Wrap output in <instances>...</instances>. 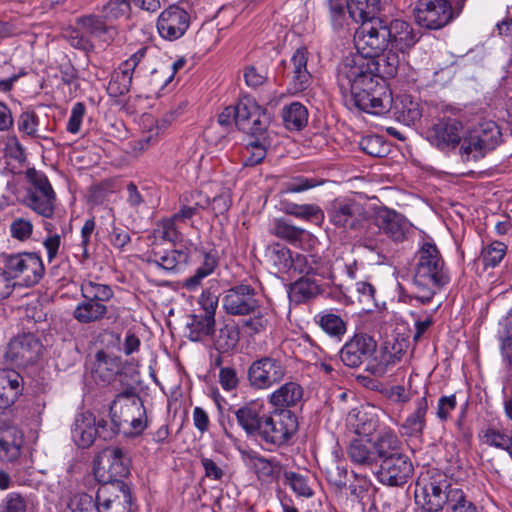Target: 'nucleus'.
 Listing matches in <instances>:
<instances>
[{
	"label": "nucleus",
	"instance_id": "obj_1",
	"mask_svg": "<svg viewBox=\"0 0 512 512\" xmlns=\"http://www.w3.org/2000/svg\"><path fill=\"white\" fill-rule=\"evenodd\" d=\"M416 259L414 284L417 292L413 299L427 304L441 288L449 283L450 277L435 244L423 243L416 254Z\"/></svg>",
	"mask_w": 512,
	"mask_h": 512
},
{
	"label": "nucleus",
	"instance_id": "obj_2",
	"mask_svg": "<svg viewBox=\"0 0 512 512\" xmlns=\"http://www.w3.org/2000/svg\"><path fill=\"white\" fill-rule=\"evenodd\" d=\"M415 501L426 512H478L476 505L446 477L434 479L415 490Z\"/></svg>",
	"mask_w": 512,
	"mask_h": 512
},
{
	"label": "nucleus",
	"instance_id": "obj_3",
	"mask_svg": "<svg viewBox=\"0 0 512 512\" xmlns=\"http://www.w3.org/2000/svg\"><path fill=\"white\" fill-rule=\"evenodd\" d=\"M113 437L121 430L125 434H139L146 427V411L141 399L133 394H119L110 406Z\"/></svg>",
	"mask_w": 512,
	"mask_h": 512
},
{
	"label": "nucleus",
	"instance_id": "obj_4",
	"mask_svg": "<svg viewBox=\"0 0 512 512\" xmlns=\"http://www.w3.org/2000/svg\"><path fill=\"white\" fill-rule=\"evenodd\" d=\"M466 0H418L413 7L416 22L429 29H439L458 17Z\"/></svg>",
	"mask_w": 512,
	"mask_h": 512
},
{
	"label": "nucleus",
	"instance_id": "obj_5",
	"mask_svg": "<svg viewBox=\"0 0 512 512\" xmlns=\"http://www.w3.org/2000/svg\"><path fill=\"white\" fill-rule=\"evenodd\" d=\"M501 141V130L494 121L480 122L462 139L461 156L465 161H477L493 151Z\"/></svg>",
	"mask_w": 512,
	"mask_h": 512
},
{
	"label": "nucleus",
	"instance_id": "obj_6",
	"mask_svg": "<svg viewBox=\"0 0 512 512\" xmlns=\"http://www.w3.org/2000/svg\"><path fill=\"white\" fill-rule=\"evenodd\" d=\"M373 65L369 58L358 54H351L342 60L338 66L337 82L345 97L359 87L371 88L374 85Z\"/></svg>",
	"mask_w": 512,
	"mask_h": 512
},
{
	"label": "nucleus",
	"instance_id": "obj_7",
	"mask_svg": "<svg viewBox=\"0 0 512 512\" xmlns=\"http://www.w3.org/2000/svg\"><path fill=\"white\" fill-rule=\"evenodd\" d=\"M297 430L296 415L288 409H280L265 416L256 437L266 445L280 447L288 443Z\"/></svg>",
	"mask_w": 512,
	"mask_h": 512
},
{
	"label": "nucleus",
	"instance_id": "obj_8",
	"mask_svg": "<svg viewBox=\"0 0 512 512\" xmlns=\"http://www.w3.org/2000/svg\"><path fill=\"white\" fill-rule=\"evenodd\" d=\"M93 472L101 485L121 481L130 473V459L122 448H105L96 456Z\"/></svg>",
	"mask_w": 512,
	"mask_h": 512
},
{
	"label": "nucleus",
	"instance_id": "obj_9",
	"mask_svg": "<svg viewBox=\"0 0 512 512\" xmlns=\"http://www.w3.org/2000/svg\"><path fill=\"white\" fill-rule=\"evenodd\" d=\"M358 55L365 58L377 57L386 51L389 45L387 24L381 19H372L361 24L354 36Z\"/></svg>",
	"mask_w": 512,
	"mask_h": 512
},
{
	"label": "nucleus",
	"instance_id": "obj_10",
	"mask_svg": "<svg viewBox=\"0 0 512 512\" xmlns=\"http://www.w3.org/2000/svg\"><path fill=\"white\" fill-rule=\"evenodd\" d=\"M349 101L359 110L373 115H382L388 112L393 104L391 92L374 80L371 88L359 87L347 94Z\"/></svg>",
	"mask_w": 512,
	"mask_h": 512
},
{
	"label": "nucleus",
	"instance_id": "obj_11",
	"mask_svg": "<svg viewBox=\"0 0 512 512\" xmlns=\"http://www.w3.org/2000/svg\"><path fill=\"white\" fill-rule=\"evenodd\" d=\"M327 213L333 225L345 230L360 229L368 218V213L363 204L348 197L334 199Z\"/></svg>",
	"mask_w": 512,
	"mask_h": 512
},
{
	"label": "nucleus",
	"instance_id": "obj_12",
	"mask_svg": "<svg viewBox=\"0 0 512 512\" xmlns=\"http://www.w3.org/2000/svg\"><path fill=\"white\" fill-rule=\"evenodd\" d=\"M286 375V366L281 359L265 356L251 363L248 381L255 389H269L280 383Z\"/></svg>",
	"mask_w": 512,
	"mask_h": 512
},
{
	"label": "nucleus",
	"instance_id": "obj_13",
	"mask_svg": "<svg viewBox=\"0 0 512 512\" xmlns=\"http://www.w3.org/2000/svg\"><path fill=\"white\" fill-rule=\"evenodd\" d=\"M94 501L97 512H132V495L122 481L100 485Z\"/></svg>",
	"mask_w": 512,
	"mask_h": 512
},
{
	"label": "nucleus",
	"instance_id": "obj_14",
	"mask_svg": "<svg viewBox=\"0 0 512 512\" xmlns=\"http://www.w3.org/2000/svg\"><path fill=\"white\" fill-rule=\"evenodd\" d=\"M5 271L12 278H19L26 286L37 284L44 274L41 258L35 253H19L6 257Z\"/></svg>",
	"mask_w": 512,
	"mask_h": 512
},
{
	"label": "nucleus",
	"instance_id": "obj_15",
	"mask_svg": "<svg viewBox=\"0 0 512 512\" xmlns=\"http://www.w3.org/2000/svg\"><path fill=\"white\" fill-rule=\"evenodd\" d=\"M97 436L104 440L113 437V431L109 430L108 422L104 419L96 420L90 412L78 415L72 429L75 444L78 447L87 448L93 444Z\"/></svg>",
	"mask_w": 512,
	"mask_h": 512
},
{
	"label": "nucleus",
	"instance_id": "obj_16",
	"mask_svg": "<svg viewBox=\"0 0 512 512\" xmlns=\"http://www.w3.org/2000/svg\"><path fill=\"white\" fill-rule=\"evenodd\" d=\"M236 126L253 135L262 134L270 123V115L252 98H244L235 106Z\"/></svg>",
	"mask_w": 512,
	"mask_h": 512
},
{
	"label": "nucleus",
	"instance_id": "obj_17",
	"mask_svg": "<svg viewBox=\"0 0 512 512\" xmlns=\"http://www.w3.org/2000/svg\"><path fill=\"white\" fill-rule=\"evenodd\" d=\"M222 305L227 314L244 316L255 313L260 307V301L251 285L239 284L225 291Z\"/></svg>",
	"mask_w": 512,
	"mask_h": 512
},
{
	"label": "nucleus",
	"instance_id": "obj_18",
	"mask_svg": "<svg viewBox=\"0 0 512 512\" xmlns=\"http://www.w3.org/2000/svg\"><path fill=\"white\" fill-rule=\"evenodd\" d=\"M147 52V47H141L114 71L107 86V92L111 97H119L129 92L133 73L141 69Z\"/></svg>",
	"mask_w": 512,
	"mask_h": 512
},
{
	"label": "nucleus",
	"instance_id": "obj_19",
	"mask_svg": "<svg viewBox=\"0 0 512 512\" xmlns=\"http://www.w3.org/2000/svg\"><path fill=\"white\" fill-rule=\"evenodd\" d=\"M190 23V14L179 5L172 4L160 13L156 27L163 39L174 41L186 33Z\"/></svg>",
	"mask_w": 512,
	"mask_h": 512
},
{
	"label": "nucleus",
	"instance_id": "obj_20",
	"mask_svg": "<svg viewBox=\"0 0 512 512\" xmlns=\"http://www.w3.org/2000/svg\"><path fill=\"white\" fill-rule=\"evenodd\" d=\"M412 474V462L404 453L381 460L376 472V476L382 484L392 487L405 484Z\"/></svg>",
	"mask_w": 512,
	"mask_h": 512
},
{
	"label": "nucleus",
	"instance_id": "obj_21",
	"mask_svg": "<svg viewBox=\"0 0 512 512\" xmlns=\"http://www.w3.org/2000/svg\"><path fill=\"white\" fill-rule=\"evenodd\" d=\"M42 348L41 342L35 335L26 333L10 341L6 357L14 364L25 367L37 361Z\"/></svg>",
	"mask_w": 512,
	"mask_h": 512
},
{
	"label": "nucleus",
	"instance_id": "obj_22",
	"mask_svg": "<svg viewBox=\"0 0 512 512\" xmlns=\"http://www.w3.org/2000/svg\"><path fill=\"white\" fill-rule=\"evenodd\" d=\"M408 343L404 339L386 340L374 363L367 366V370L377 377L384 376L388 370L400 363L405 356Z\"/></svg>",
	"mask_w": 512,
	"mask_h": 512
},
{
	"label": "nucleus",
	"instance_id": "obj_23",
	"mask_svg": "<svg viewBox=\"0 0 512 512\" xmlns=\"http://www.w3.org/2000/svg\"><path fill=\"white\" fill-rule=\"evenodd\" d=\"M376 350V342L367 334H356L340 351L341 361L355 368L367 360Z\"/></svg>",
	"mask_w": 512,
	"mask_h": 512
},
{
	"label": "nucleus",
	"instance_id": "obj_24",
	"mask_svg": "<svg viewBox=\"0 0 512 512\" xmlns=\"http://www.w3.org/2000/svg\"><path fill=\"white\" fill-rule=\"evenodd\" d=\"M461 131L462 124L458 120L444 118L434 123L427 131V139L432 145L444 150L461 144Z\"/></svg>",
	"mask_w": 512,
	"mask_h": 512
},
{
	"label": "nucleus",
	"instance_id": "obj_25",
	"mask_svg": "<svg viewBox=\"0 0 512 512\" xmlns=\"http://www.w3.org/2000/svg\"><path fill=\"white\" fill-rule=\"evenodd\" d=\"M308 57V50L301 47L295 51L290 60L288 76L290 78L289 91L292 94L306 90L312 82V75L307 67Z\"/></svg>",
	"mask_w": 512,
	"mask_h": 512
},
{
	"label": "nucleus",
	"instance_id": "obj_26",
	"mask_svg": "<svg viewBox=\"0 0 512 512\" xmlns=\"http://www.w3.org/2000/svg\"><path fill=\"white\" fill-rule=\"evenodd\" d=\"M173 120L172 113L158 119L154 115L145 113L140 118L143 136L135 142L134 149L145 151L150 145L157 142L158 137L165 132Z\"/></svg>",
	"mask_w": 512,
	"mask_h": 512
},
{
	"label": "nucleus",
	"instance_id": "obj_27",
	"mask_svg": "<svg viewBox=\"0 0 512 512\" xmlns=\"http://www.w3.org/2000/svg\"><path fill=\"white\" fill-rule=\"evenodd\" d=\"M426 394L427 392L414 401L413 410L400 424L399 429L403 436L417 439L423 436L427 426V414L429 411V403Z\"/></svg>",
	"mask_w": 512,
	"mask_h": 512
},
{
	"label": "nucleus",
	"instance_id": "obj_28",
	"mask_svg": "<svg viewBox=\"0 0 512 512\" xmlns=\"http://www.w3.org/2000/svg\"><path fill=\"white\" fill-rule=\"evenodd\" d=\"M375 224L393 241L401 242L409 231V222L399 213L390 209L380 210L375 217Z\"/></svg>",
	"mask_w": 512,
	"mask_h": 512
},
{
	"label": "nucleus",
	"instance_id": "obj_29",
	"mask_svg": "<svg viewBox=\"0 0 512 512\" xmlns=\"http://www.w3.org/2000/svg\"><path fill=\"white\" fill-rule=\"evenodd\" d=\"M264 403L260 400H251L235 410L234 414L239 426L250 436H256L264 414Z\"/></svg>",
	"mask_w": 512,
	"mask_h": 512
},
{
	"label": "nucleus",
	"instance_id": "obj_30",
	"mask_svg": "<svg viewBox=\"0 0 512 512\" xmlns=\"http://www.w3.org/2000/svg\"><path fill=\"white\" fill-rule=\"evenodd\" d=\"M291 271L303 276H315L320 279L332 278L328 264L315 255L293 253Z\"/></svg>",
	"mask_w": 512,
	"mask_h": 512
},
{
	"label": "nucleus",
	"instance_id": "obj_31",
	"mask_svg": "<svg viewBox=\"0 0 512 512\" xmlns=\"http://www.w3.org/2000/svg\"><path fill=\"white\" fill-rule=\"evenodd\" d=\"M387 28L391 49L404 53L418 41L413 28L404 20L395 19L387 24Z\"/></svg>",
	"mask_w": 512,
	"mask_h": 512
},
{
	"label": "nucleus",
	"instance_id": "obj_32",
	"mask_svg": "<svg viewBox=\"0 0 512 512\" xmlns=\"http://www.w3.org/2000/svg\"><path fill=\"white\" fill-rule=\"evenodd\" d=\"M372 447L377 459L379 458L380 460L403 453L401 440L394 429L389 426L380 427L376 438L373 441Z\"/></svg>",
	"mask_w": 512,
	"mask_h": 512
},
{
	"label": "nucleus",
	"instance_id": "obj_33",
	"mask_svg": "<svg viewBox=\"0 0 512 512\" xmlns=\"http://www.w3.org/2000/svg\"><path fill=\"white\" fill-rule=\"evenodd\" d=\"M22 392V377L12 369L0 370V409L10 407Z\"/></svg>",
	"mask_w": 512,
	"mask_h": 512
},
{
	"label": "nucleus",
	"instance_id": "obj_34",
	"mask_svg": "<svg viewBox=\"0 0 512 512\" xmlns=\"http://www.w3.org/2000/svg\"><path fill=\"white\" fill-rule=\"evenodd\" d=\"M180 203L179 210L171 215L179 226L199 214L200 210L206 209L210 205V199L203 197L199 191H193L184 194L180 199Z\"/></svg>",
	"mask_w": 512,
	"mask_h": 512
},
{
	"label": "nucleus",
	"instance_id": "obj_35",
	"mask_svg": "<svg viewBox=\"0 0 512 512\" xmlns=\"http://www.w3.org/2000/svg\"><path fill=\"white\" fill-rule=\"evenodd\" d=\"M121 369L122 364L118 357L109 355L104 351H98L96 353L92 373L97 382H112L120 373Z\"/></svg>",
	"mask_w": 512,
	"mask_h": 512
},
{
	"label": "nucleus",
	"instance_id": "obj_36",
	"mask_svg": "<svg viewBox=\"0 0 512 512\" xmlns=\"http://www.w3.org/2000/svg\"><path fill=\"white\" fill-rule=\"evenodd\" d=\"M303 398V388L296 382H286L270 396L269 402L274 407L288 408L298 405Z\"/></svg>",
	"mask_w": 512,
	"mask_h": 512
},
{
	"label": "nucleus",
	"instance_id": "obj_37",
	"mask_svg": "<svg viewBox=\"0 0 512 512\" xmlns=\"http://www.w3.org/2000/svg\"><path fill=\"white\" fill-rule=\"evenodd\" d=\"M320 278L302 276L290 285L289 298L295 303L305 302L321 293Z\"/></svg>",
	"mask_w": 512,
	"mask_h": 512
},
{
	"label": "nucleus",
	"instance_id": "obj_38",
	"mask_svg": "<svg viewBox=\"0 0 512 512\" xmlns=\"http://www.w3.org/2000/svg\"><path fill=\"white\" fill-rule=\"evenodd\" d=\"M346 7L350 18L354 22L371 21L380 10V0H346Z\"/></svg>",
	"mask_w": 512,
	"mask_h": 512
},
{
	"label": "nucleus",
	"instance_id": "obj_39",
	"mask_svg": "<svg viewBox=\"0 0 512 512\" xmlns=\"http://www.w3.org/2000/svg\"><path fill=\"white\" fill-rule=\"evenodd\" d=\"M189 259V252L186 249H171L165 252L156 251L153 246L149 261L167 270H175L179 265L185 264Z\"/></svg>",
	"mask_w": 512,
	"mask_h": 512
},
{
	"label": "nucleus",
	"instance_id": "obj_40",
	"mask_svg": "<svg viewBox=\"0 0 512 512\" xmlns=\"http://www.w3.org/2000/svg\"><path fill=\"white\" fill-rule=\"evenodd\" d=\"M108 307L100 302L87 299L77 304L73 311V317L82 324L98 322L106 317Z\"/></svg>",
	"mask_w": 512,
	"mask_h": 512
},
{
	"label": "nucleus",
	"instance_id": "obj_41",
	"mask_svg": "<svg viewBox=\"0 0 512 512\" xmlns=\"http://www.w3.org/2000/svg\"><path fill=\"white\" fill-rule=\"evenodd\" d=\"M350 461L363 468H374L378 464L377 456L371 447L362 440H353L348 447Z\"/></svg>",
	"mask_w": 512,
	"mask_h": 512
},
{
	"label": "nucleus",
	"instance_id": "obj_42",
	"mask_svg": "<svg viewBox=\"0 0 512 512\" xmlns=\"http://www.w3.org/2000/svg\"><path fill=\"white\" fill-rule=\"evenodd\" d=\"M374 64L373 73L375 78L393 77L396 75L400 65L399 55L390 49L379 54L377 57L369 58Z\"/></svg>",
	"mask_w": 512,
	"mask_h": 512
},
{
	"label": "nucleus",
	"instance_id": "obj_43",
	"mask_svg": "<svg viewBox=\"0 0 512 512\" xmlns=\"http://www.w3.org/2000/svg\"><path fill=\"white\" fill-rule=\"evenodd\" d=\"M23 444V435L17 428H8L0 436V450L7 461L16 460Z\"/></svg>",
	"mask_w": 512,
	"mask_h": 512
},
{
	"label": "nucleus",
	"instance_id": "obj_44",
	"mask_svg": "<svg viewBox=\"0 0 512 512\" xmlns=\"http://www.w3.org/2000/svg\"><path fill=\"white\" fill-rule=\"evenodd\" d=\"M186 327L188 329L187 337L191 341H201L214 332L215 318L203 314L192 315Z\"/></svg>",
	"mask_w": 512,
	"mask_h": 512
},
{
	"label": "nucleus",
	"instance_id": "obj_45",
	"mask_svg": "<svg viewBox=\"0 0 512 512\" xmlns=\"http://www.w3.org/2000/svg\"><path fill=\"white\" fill-rule=\"evenodd\" d=\"M394 106L398 118L406 125H413L416 121L420 120L422 112L417 101H414L409 95H402L397 97L394 101Z\"/></svg>",
	"mask_w": 512,
	"mask_h": 512
},
{
	"label": "nucleus",
	"instance_id": "obj_46",
	"mask_svg": "<svg viewBox=\"0 0 512 512\" xmlns=\"http://www.w3.org/2000/svg\"><path fill=\"white\" fill-rule=\"evenodd\" d=\"M26 205L38 215L44 218H52L55 211L56 194L37 193L27 194Z\"/></svg>",
	"mask_w": 512,
	"mask_h": 512
},
{
	"label": "nucleus",
	"instance_id": "obj_47",
	"mask_svg": "<svg viewBox=\"0 0 512 512\" xmlns=\"http://www.w3.org/2000/svg\"><path fill=\"white\" fill-rule=\"evenodd\" d=\"M282 118L287 129L298 131L307 125L308 111L303 104L293 102L283 108Z\"/></svg>",
	"mask_w": 512,
	"mask_h": 512
},
{
	"label": "nucleus",
	"instance_id": "obj_48",
	"mask_svg": "<svg viewBox=\"0 0 512 512\" xmlns=\"http://www.w3.org/2000/svg\"><path fill=\"white\" fill-rule=\"evenodd\" d=\"M283 212L305 221H321L324 217L322 209L316 204H296L284 202Z\"/></svg>",
	"mask_w": 512,
	"mask_h": 512
},
{
	"label": "nucleus",
	"instance_id": "obj_49",
	"mask_svg": "<svg viewBox=\"0 0 512 512\" xmlns=\"http://www.w3.org/2000/svg\"><path fill=\"white\" fill-rule=\"evenodd\" d=\"M271 233L276 237L296 245L302 242L306 231L300 227L292 225L283 218H277L273 221Z\"/></svg>",
	"mask_w": 512,
	"mask_h": 512
},
{
	"label": "nucleus",
	"instance_id": "obj_50",
	"mask_svg": "<svg viewBox=\"0 0 512 512\" xmlns=\"http://www.w3.org/2000/svg\"><path fill=\"white\" fill-rule=\"evenodd\" d=\"M180 227L172 216L159 220L153 230L152 235L148 236L151 246H155L158 239L169 242H175L179 239Z\"/></svg>",
	"mask_w": 512,
	"mask_h": 512
},
{
	"label": "nucleus",
	"instance_id": "obj_51",
	"mask_svg": "<svg viewBox=\"0 0 512 512\" xmlns=\"http://www.w3.org/2000/svg\"><path fill=\"white\" fill-rule=\"evenodd\" d=\"M248 464L255 470L259 478H273L280 471V464L274 459H267L253 452L247 454Z\"/></svg>",
	"mask_w": 512,
	"mask_h": 512
},
{
	"label": "nucleus",
	"instance_id": "obj_52",
	"mask_svg": "<svg viewBox=\"0 0 512 512\" xmlns=\"http://www.w3.org/2000/svg\"><path fill=\"white\" fill-rule=\"evenodd\" d=\"M81 294L84 299L104 304L113 297V290L109 285L84 280L81 284Z\"/></svg>",
	"mask_w": 512,
	"mask_h": 512
},
{
	"label": "nucleus",
	"instance_id": "obj_53",
	"mask_svg": "<svg viewBox=\"0 0 512 512\" xmlns=\"http://www.w3.org/2000/svg\"><path fill=\"white\" fill-rule=\"evenodd\" d=\"M239 332L234 325H225L214 337V347L220 353H226L236 347Z\"/></svg>",
	"mask_w": 512,
	"mask_h": 512
},
{
	"label": "nucleus",
	"instance_id": "obj_54",
	"mask_svg": "<svg viewBox=\"0 0 512 512\" xmlns=\"http://www.w3.org/2000/svg\"><path fill=\"white\" fill-rule=\"evenodd\" d=\"M315 320L331 336H341L346 332V324L343 319L332 312L319 313L316 315Z\"/></svg>",
	"mask_w": 512,
	"mask_h": 512
},
{
	"label": "nucleus",
	"instance_id": "obj_55",
	"mask_svg": "<svg viewBox=\"0 0 512 512\" xmlns=\"http://www.w3.org/2000/svg\"><path fill=\"white\" fill-rule=\"evenodd\" d=\"M131 11V0H109L102 8L101 13L107 22L116 21L126 17Z\"/></svg>",
	"mask_w": 512,
	"mask_h": 512
},
{
	"label": "nucleus",
	"instance_id": "obj_56",
	"mask_svg": "<svg viewBox=\"0 0 512 512\" xmlns=\"http://www.w3.org/2000/svg\"><path fill=\"white\" fill-rule=\"evenodd\" d=\"M26 178L30 183L27 194L55 193L46 175L34 168L26 171Z\"/></svg>",
	"mask_w": 512,
	"mask_h": 512
},
{
	"label": "nucleus",
	"instance_id": "obj_57",
	"mask_svg": "<svg viewBox=\"0 0 512 512\" xmlns=\"http://www.w3.org/2000/svg\"><path fill=\"white\" fill-rule=\"evenodd\" d=\"M507 246L499 241H494L481 251L480 259L485 267H495L504 258Z\"/></svg>",
	"mask_w": 512,
	"mask_h": 512
},
{
	"label": "nucleus",
	"instance_id": "obj_58",
	"mask_svg": "<svg viewBox=\"0 0 512 512\" xmlns=\"http://www.w3.org/2000/svg\"><path fill=\"white\" fill-rule=\"evenodd\" d=\"M350 492L359 500L370 499L375 496L377 488L369 478L355 473V483L350 485Z\"/></svg>",
	"mask_w": 512,
	"mask_h": 512
},
{
	"label": "nucleus",
	"instance_id": "obj_59",
	"mask_svg": "<svg viewBox=\"0 0 512 512\" xmlns=\"http://www.w3.org/2000/svg\"><path fill=\"white\" fill-rule=\"evenodd\" d=\"M62 512H97L93 497L86 493L74 495Z\"/></svg>",
	"mask_w": 512,
	"mask_h": 512
},
{
	"label": "nucleus",
	"instance_id": "obj_60",
	"mask_svg": "<svg viewBox=\"0 0 512 512\" xmlns=\"http://www.w3.org/2000/svg\"><path fill=\"white\" fill-rule=\"evenodd\" d=\"M360 148L366 154L373 157H383L388 151V146L383 138L378 135H368L360 140Z\"/></svg>",
	"mask_w": 512,
	"mask_h": 512
},
{
	"label": "nucleus",
	"instance_id": "obj_61",
	"mask_svg": "<svg viewBox=\"0 0 512 512\" xmlns=\"http://www.w3.org/2000/svg\"><path fill=\"white\" fill-rule=\"evenodd\" d=\"M106 22L103 17L95 15L84 16L78 21L85 32L95 37H101L108 32L109 28Z\"/></svg>",
	"mask_w": 512,
	"mask_h": 512
},
{
	"label": "nucleus",
	"instance_id": "obj_62",
	"mask_svg": "<svg viewBox=\"0 0 512 512\" xmlns=\"http://www.w3.org/2000/svg\"><path fill=\"white\" fill-rule=\"evenodd\" d=\"M293 257V252H291L287 247L276 245L273 247L271 252V261L273 265L277 268L278 272L288 273L291 272V261Z\"/></svg>",
	"mask_w": 512,
	"mask_h": 512
},
{
	"label": "nucleus",
	"instance_id": "obj_63",
	"mask_svg": "<svg viewBox=\"0 0 512 512\" xmlns=\"http://www.w3.org/2000/svg\"><path fill=\"white\" fill-rule=\"evenodd\" d=\"M356 417L355 433L357 435L369 437L377 430L378 419L375 415L359 412Z\"/></svg>",
	"mask_w": 512,
	"mask_h": 512
},
{
	"label": "nucleus",
	"instance_id": "obj_64",
	"mask_svg": "<svg viewBox=\"0 0 512 512\" xmlns=\"http://www.w3.org/2000/svg\"><path fill=\"white\" fill-rule=\"evenodd\" d=\"M501 340V354L507 365L512 368V315L505 320Z\"/></svg>",
	"mask_w": 512,
	"mask_h": 512
}]
</instances>
